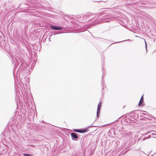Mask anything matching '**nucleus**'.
Wrapping results in <instances>:
<instances>
[{
    "label": "nucleus",
    "mask_w": 156,
    "mask_h": 156,
    "mask_svg": "<svg viewBox=\"0 0 156 156\" xmlns=\"http://www.w3.org/2000/svg\"><path fill=\"white\" fill-rule=\"evenodd\" d=\"M113 19V17L110 15H108L104 16L101 20V22H109V21L112 20Z\"/></svg>",
    "instance_id": "f257e3e1"
},
{
    "label": "nucleus",
    "mask_w": 156,
    "mask_h": 156,
    "mask_svg": "<svg viewBox=\"0 0 156 156\" xmlns=\"http://www.w3.org/2000/svg\"><path fill=\"white\" fill-rule=\"evenodd\" d=\"M50 27L52 30H60L62 29V27L56 26L52 24H50Z\"/></svg>",
    "instance_id": "f03ea898"
},
{
    "label": "nucleus",
    "mask_w": 156,
    "mask_h": 156,
    "mask_svg": "<svg viewBox=\"0 0 156 156\" xmlns=\"http://www.w3.org/2000/svg\"><path fill=\"white\" fill-rule=\"evenodd\" d=\"M93 15L91 13H87L83 16V18L85 19H88L92 18Z\"/></svg>",
    "instance_id": "7ed1b4c3"
},
{
    "label": "nucleus",
    "mask_w": 156,
    "mask_h": 156,
    "mask_svg": "<svg viewBox=\"0 0 156 156\" xmlns=\"http://www.w3.org/2000/svg\"><path fill=\"white\" fill-rule=\"evenodd\" d=\"M101 102H100L98 105V107L97 108V117H98L99 116V114L100 113V111L101 110Z\"/></svg>",
    "instance_id": "20e7f679"
},
{
    "label": "nucleus",
    "mask_w": 156,
    "mask_h": 156,
    "mask_svg": "<svg viewBox=\"0 0 156 156\" xmlns=\"http://www.w3.org/2000/svg\"><path fill=\"white\" fill-rule=\"evenodd\" d=\"M71 135L73 140H76V139H77L78 138L77 136L75 133H72Z\"/></svg>",
    "instance_id": "39448f33"
},
{
    "label": "nucleus",
    "mask_w": 156,
    "mask_h": 156,
    "mask_svg": "<svg viewBox=\"0 0 156 156\" xmlns=\"http://www.w3.org/2000/svg\"><path fill=\"white\" fill-rule=\"evenodd\" d=\"M144 101V97L143 96V95H142L140 98V101L138 105L139 106H140L143 103V102Z\"/></svg>",
    "instance_id": "423d86ee"
},
{
    "label": "nucleus",
    "mask_w": 156,
    "mask_h": 156,
    "mask_svg": "<svg viewBox=\"0 0 156 156\" xmlns=\"http://www.w3.org/2000/svg\"><path fill=\"white\" fill-rule=\"evenodd\" d=\"M88 131L87 129H79V133H83L85 132H86Z\"/></svg>",
    "instance_id": "0eeeda50"
},
{
    "label": "nucleus",
    "mask_w": 156,
    "mask_h": 156,
    "mask_svg": "<svg viewBox=\"0 0 156 156\" xmlns=\"http://www.w3.org/2000/svg\"><path fill=\"white\" fill-rule=\"evenodd\" d=\"M121 134H122V135H124V136H127L128 135L126 131H125L124 132V133H123H123H121Z\"/></svg>",
    "instance_id": "6e6552de"
},
{
    "label": "nucleus",
    "mask_w": 156,
    "mask_h": 156,
    "mask_svg": "<svg viewBox=\"0 0 156 156\" xmlns=\"http://www.w3.org/2000/svg\"><path fill=\"white\" fill-rule=\"evenodd\" d=\"M144 42H145V48L146 49V51L147 52V43H146V42L145 40V39H144Z\"/></svg>",
    "instance_id": "1a4fd4ad"
},
{
    "label": "nucleus",
    "mask_w": 156,
    "mask_h": 156,
    "mask_svg": "<svg viewBox=\"0 0 156 156\" xmlns=\"http://www.w3.org/2000/svg\"><path fill=\"white\" fill-rule=\"evenodd\" d=\"M147 113V112H146L145 111H144L143 113H141V115H140L141 116L142 115H146Z\"/></svg>",
    "instance_id": "9d476101"
},
{
    "label": "nucleus",
    "mask_w": 156,
    "mask_h": 156,
    "mask_svg": "<svg viewBox=\"0 0 156 156\" xmlns=\"http://www.w3.org/2000/svg\"><path fill=\"white\" fill-rule=\"evenodd\" d=\"M79 129H75L73 130L75 132L79 133Z\"/></svg>",
    "instance_id": "9b49d317"
},
{
    "label": "nucleus",
    "mask_w": 156,
    "mask_h": 156,
    "mask_svg": "<svg viewBox=\"0 0 156 156\" xmlns=\"http://www.w3.org/2000/svg\"><path fill=\"white\" fill-rule=\"evenodd\" d=\"M115 143L117 144V146H116V147H117L118 146V144L119 143V141H117L115 142ZM115 147H116V146Z\"/></svg>",
    "instance_id": "f8f14e48"
},
{
    "label": "nucleus",
    "mask_w": 156,
    "mask_h": 156,
    "mask_svg": "<svg viewBox=\"0 0 156 156\" xmlns=\"http://www.w3.org/2000/svg\"><path fill=\"white\" fill-rule=\"evenodd\" d=\"M115 152H114V151H113V154H110V155L109 156H113V154H114V153H115Z\"/></svg>",
    "instance_id": "ddd939ff"
},
{
    "label": "nucleus",
    "mask_w": 156,
    "mask_h": 156,
    "mask_svg": "<svg viewBox=\"0 0 156 156\" xmlns=\"http://www.w3.org/2000/svg\"><path fill=\"white\" fill-rule=\"evenodd\" d=\"M56 34V33H54V34H51V36H50V37H51L53 35H55L56 34Z\"/></svg>",
    "instance_id": "4468645a"
},
{
    "label": "nucleus",
    "mask_w": 156,
    "mask_h": 156,
    "mask_svg": "<svg viewBox=\"0 0 156 156\" xmlns=\"http://www.w3.org/2000/svg\"><path fill=\"white\" fill-rule=\"evenodd\" d=\"M94 126H91V127H94ZM91 127V126H88V128H89V127Z\"/></svg>",
    "instance_id": "2eb2a0df"
},
{
    "label": "nucleus",
    "mask_w": 156,
    "mask_h": 156,
    "mask_svg": "<svg viewBox=\"0 0 156 156\" xmlns=\"http://www.w3.org/2000/svg\"><path fill=\"white\" fill-rule=\"evenodd\" d=\"M100 15H101V13H99V14H98V16H100Z\"/></svg>",
    "instance_id": "dca6fc26"
},
{
    "label": "nucleus",
    "mask_w": 156,
    "mask_h": 156,
    "mask_svg": "<svg viewBox=\"0 0 156 156\" xmlns=\"http://www.w3.org/2000/svg\"><path fill=\"white\" fill-rule=\"evenodd\" d=\"M151 134H153V135H154V133H152Z\"/></svg>",
    "instance_id": "f3484780"
},
{
    "label": "nucleus",
    "mask_w": 156,
    "mask_h": 156,
    "mask_svg": "<svg viewBox=\"0 0 156 156\" xmlns=\"http://www.w3.org/2000/svg\"><path fill=\"white\" fill-rule=\"evenodd\" d=\"M149 137H151V136H149Z\"/></svg>",
    "instance_id": "a211bd4d"
},
{
    "label": "nucleus",
    "mask_w": 156,
    "mask_h": 156,
    "mask_svg": "<svg viewBox=\"0 0 156 156\" xmlns=\"http://www.w3.org/2000/svg\"><path fill=\"white\" fill-rule=\"evenodd\" d=\"M122 129H124V128H123L122 127Z\"/></svg>",
    "instance_id": "6ab92c4d"
},
{
    "label": "nucleus",
    "mask_w": 156,
    "mask_h": 156,
    "mask_svg": "<svg viewBox=\"0 0 156 156\" xmlns=\"http://www.w3.org/2000/svg\"><path fill=\"white\" fill-rule=\"evenodd\" d=\"M149 133V132H148L147 133V134L148 133Z\"/></svg>",
    "instance_id": "aec40b11"
},
{
    "label": "nucleus",
    "mask_w": 156,
    "mask_h": 156,
    "mask_svg": "<svg viewBox=\"0 0 156 156\" xmlns=\"http://www.w3.org/2000/svg\"><path fill=\"white\" fill-rule=\"evenodd\" d=\"M154 135H156V134H155Z\"/></svg>",
    "instance_id": "412c9836"
}]
</instances>
